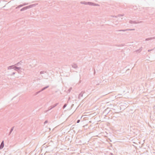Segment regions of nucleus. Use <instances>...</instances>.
<instances>
[{"instance_id": "nucleus-1", "label": "nucleus", "mask_w": 155, "mask_h": 155, "mask_svg": "<svg viewBox=\"0 0 155 155\" xmlns=\"http://www.w3.org/2000/svg\"><path fill=\"white\" fill-rule=\"evenodd\" d=\"M14 67V70L17 71L18 73H20L21 71V70L22 69L20 67H18L16 66H15Z\"/></svg>"}, {"instance_id": "nucleus-2", "label": "nucleus", "mask_w": 155, "mask_h": 155, "mask_svg": "<svg viewBox=\"0 0 155 155\" xmlns=\"http://www.w3.org/2000/svg\"><path fill=\"white\" fill-rule=\"evenodd\" d=\"M110 111V109L109 108H107L104 111L103 113L105 114H108Z\"/></svg>"}, {"instance_id": "nucleus-3", "label": "nucleus", "mask_w": 155, "mask_h": 155, "mask_svg": "<svg viewBox=\"0 0 155 155\" xmlns=\"http://www.w3.org/2000/svg\"><path fill=\"white\" fill-rule=\"evenodd\" d=\"M4 146V141L3 140L2 142H1V143L0 145V148L1 149H2Z\"/></svg>"}, {"instance_id": "nucleus-4", "label": "nucleus", "mask_w": 155, "mask_h": 155, "mask_svg": "<svg viewBox=\"0 0 155 155\" xmlns=\"http://www.w3.org/2000/svg\"><path fill=\"white\" fill-rule=\"evenodd\" d=\"M14 67H15V65L10 66L8 67V69H14Z\"/></svg>"}, {"instance_id": "nucleus-5", "label": "nucleus", "mask_w": 155, "mask_h": 155, "mask_svg": "<svg viewBox=\"0 0 155 155\" xmlns=\"http://www.w3.org/2000/svg\"><path fill=\"white\" fill-rule=\"evenodd\" d=\"M142 47H141L139 49L135 51V52L137 53H140L142 50Z\"/></svg>"}, {"instance_id": "nucleus-6", "label": "nucleus", "mask_w": 155, "mask_h": 155, "mask_svg": "<svg viewBox=\"0 0 155 155\" xmlns=\"http://www.w3.org/2000/svg\"><path fill=\"white\" fill-rule=\"evenodd\" d=\"M84 92H83V91H82L81 93L79 94V96L78 97V98L80 99V97H82L83 96V94Z\"/></svg>"}, {"instance_id": "nucleus-7", "label": "nucleus", "mask_w": 155, "mask_h": 155, "mask_svg": "<svg viewBox=\"0 0 155 155\" xmlns=\"http://www.w3.org/2000/svg\"><path fill=\"white\" fill-rule=\"evenodd\" d=\"M22 63V62L21 61H20V62H18L17 63L15 64V66H19L21 64V63Z\"/></svg>"}, {"instance_id": "nucleus-8", "label": "nucleus", "mask_w": 155, "mask_h": 155, "mask_svg": "<svg viewBox=\"0 0 155 155\" xmlns=\"http://www.w3.org/2000/svg\"><path fill=\"white\" fill-rule=\"evenodd\" d=\"M72 67L74 68H78L77 65L75 64H74L72 65Z\"/></svg>"}, {"instance_id": "nucleus-9", "label": "nucleus", "mask_w": 155, "mask_h": 155, "mask_svg": "<svg viewBox=\"0 0 155 155\" xmlns=\"http://www.w3.org/2000/svg\"><path fill=\"white\" fill-rule=\"evenodd\" d=\"M49 86H46L45 87H44L41 90V91H42L44 90H45V89H46L47 88H48L49 87Z\"/></svg>"}, {"instance_id": "nucleus-10", "label": "nucleus", "mask_w": 155, "mask_h": 155, "mask_svg": "<svg viewBox=\"0 0 155 155\" xmlns=\"http://www.w3.org/2000/svg\"><path fill=\"white\" fill-rule=\"evenodd\" d=\"M14 127H13L11 128L9 134V135H10L12 133V131H13V130H14Z\"/></svg>"}, {"instance_id": "nucleus-11", "label": "nucleus", "mask_w": 155, "mask_h": 155, "mask_svg": "<svg viewBox=\"0 0 155 155\" xmlns=\"http://www.w3.org/2000/svg\"><path fill=\"white\" fill-rule=\"evenodd\" d=\"M41 91H41V90L38 91V92H37L35 94V95H37V94H39V93H40V92H41Z\"/></svg>"}, {"instance_id": "nucleus-12", "label": "nucleus", "mask_w": 155, "mask_h": 155, "mask_svg": "<svg viewBox=\"0 0 155 155\" xmlns=\"http://www.w3.org/2000/svg\"><path fill=\"white\" fill-rule=\"evenodd\" d=\"M53 108H52V107H51V106H50V107H49L48 108V110H47L46 111V112L48 111L49 110H51V109H52Z\"/></svg>"}, {"instance_id": "nucleus-13", "label": "nucleus", "mask_w": 155, "mask_h": 155, "mask_svg": "<svg viewBox=\"0 0 155 155\" xmlns=\"http://www.w3.org/2000/svg\"><path fill=\"white\" fill-rule=\"evenodd\" d=\"M53 108H52V107H51V106H50V107H49L48 108V110H47L46 111V112L48 111L49 110H51V109H52Z\"/></svg>"}, {"instance_id": "nucleus-14", "label": "nucleus", "mask_w": 155, "mask_h": 155, "mask_svg": "<svg viewBox=\"0 0 155 155\" xmlns=\"http://www.w3.org/2000/svg\"><path fill=\"white\" fill-rule=\"evenodd\" d=\"M44 73H46V71H41L40 72V74H44Z\"/></svg>"}, {"instance_id": "nucleus-15", "label": "nucleus", "mask_w": 155, "mask_h": 155, "mask_svg": "<svg viewBox=\"0 0 155 155\" xmlns=\"http://www.w3.org/2000/svg\"><path fill=\"white\" fill-rule=\"evenodd\" d=\"M67 106V104H64L63 107V108L64 109Z\"/></svg>"}, {"instance_id": "nucleus-16", "label": "nucleus", "mask_w": 155, "mask_h": 155, "mask_svg": "<svg viewBox=\"0 0 155 155\" xmlns=\"http://www.w3.org/2000/svg\"><path fill=\"white\" fill-rule=\"evenodd\" d=\"M72 89V88L71 87H70V88L68 90V92H70L71 91Z\"/></svg>"}, {"instance_id": "nucleus-17", "label": "nucleus", "mask_w": 155, "mask_h": 155, "mask_svg": "<svg viewBox=\"0 0 155 155\" xmlns=\"http://www.w3.org/2000/svg\"><path fill=\"white\" fill-rule=\"evenodd\" d=\"M58 104V103H56V104H54V107H55Z\"/></svg>"}, {"instance_id": "nucleus-18", "label": "nucleus", "mask_w": 155, "mask_h": 155, "mask_svg": "<svg viewBox=\"0 0 155 155\" xmlns=\"http://www.w3.org/2000/svg\"><path fill=\"white\" fill-rule=\"evenodd\" d=\"M48 121L47 120L45 121L44 122V124H46V123H48Z\"/></svg>"}, {"instance_id": "nucleus-19", "label": "nucleus", "mask_w": 155, "mask_h": 155, "mask_svg": "<svg viewBox=\"0 0 155 155\" xmlns=\"http://www.w3.org/2000/svg\"><path fill=\"white\" fill-rule=\"evenodd\" d=\"M80 120H77V123H79V122H80Z\"/></svg>"}, {"instance_id": "nucleus-20", "label": "nucleus", "mask_w": 155, "mask_h": 155, "mask_svg": "<svg viewBox=\"0 0 155 155\" xmlns=\"http://www.w3.org/2000/svg\"><path fill=\"white\" fill-rule=\"evenodd\" d=\"M15 74V72H13L12 73V74L11 75H12Z\"/></svg>"}, {"instance_id": "nucleus-21", "label": "nucleus", "mask_w": 155, "mask_h": 155, "mask_svg": "<svg viewBox=\"0 0 155 155\" xmlns=\"http://www.w3.org/2000/svg\"><path fill=\"white\" fill-rule=\"evenodd\" d=\"M153 50V49H151V50H148V52H150V51H152Z\"/></svg>"}, {"instance_id": "nucleus-22", "label": "nucleus", "mask_w": 155, "mask_h": 155, "mask_svg": "<svg viewBox=\"0 0 155 155\" xmlns=\"http://www.w3.org/2000/svg\"><path fill=\"white\" fill-rule=\"evenodd\" d=\"M51 107H52V108H54V105L51 106Z\"/></svg>"}, {"instance_id": "nucleus-23", "label": "nucleus", "mask_w": 155, "mask_h": 155, "mask_svg": "<svg viewBox=\"0 0 155 155\" xmlns=\"http://www.w3.org/2000/svg\"><path fill=\"white\" fill-rule=\"evenodd\" d=\"M120 95H121V94H119L118 95V96H119V97H120Z\"/></svg>"}, {"instance_id": "nucleus-24", "label": "nucleus", "mask_w": 155, "mask_h": 155, "mask_svg": "<svg viewBox=\"0 0 155 155\" xmlns=\"http://www.w3.org/2000/svg\"><path fill=\"white\" fill-rule=\"evenodd\" d=\"M110 155H114L113 153H110Z\"/></svg>"}, {"instance_id": "nucleus-25", "label": "nucleus", "mask_w": 155, "mask_h": 155, "mask_svg": "<svg viewBox=\"0 0 155 155\" xmlns=\"http://www.w3.org/2000/svg\"><path fill=\"white\" fill-rule=\"evenodd\" d=\"M149 39H146V40H149Z\"/></svg>"}, {"instance_id": "nucleus-26", "label": "nucleus", "mask_w": 155, "mask_h": 155, "mask_svg": "<svg viewBox=\"0 0 155 155\" xmlns=\"http://www.w3.org/2000/svg\"><path fill=\"white\" fill-rule=\"evenodd\" d=\"M95 71H94V73H95Z\"/></svg>"}]
</instances>
